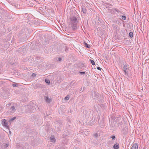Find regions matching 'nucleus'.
Returning a JSON list of instances; mask_svg holds the SVG:
<instances>
[{"mask_svg": "<svg viewBox=\"0 0 149 149\" xmlns=\"http://www.w3.org/2000/svg\"><path fill=\"white\" fill-rule=\"evenodd\" d=\"M70 21L72 24H77V19L75 17H73L71 18Z\"/></svg>", "mask_w": 149, "mask_h": 149, "instance_id": "5", "label": "nucleus"}, {"mask_svg": "<svg viewBox=\"0 0 149 149\" xmlns=\"http://www.w3.org/2000/svg\"><path fill=\"white\" fill-rule=\"evenodd\" d=\"M1 123L2 125L6 127H8V123H7L6 120V119H3L2 120Z\"/></svg>", "mask_w": 149, "mask_h": 149, "instance_id": "7", "label": "nucleus"}, {"mask_svg": "<svg viewBox=\"0 0 149 149\" xmlns=\"http://www.w3.org/2000/svg\"><path fill=\"white\" fill-rule=\"evenodd\" d=\"M116 123L115 125L117 126V127L119 129L122 128V125L123 124V123L121 119L117 118L116 120Z\"/></svg>", "mask_w": 149, "mask_h": 149, "instance_id": "1", "label": "nucleus"}, {"mask_svg": "<svg viewBox=\"0 0 149 149\" xmlns=\"http://www.w3.org/2000/svg\"><path fill=\"white\" fill-rule=\"evenodd\" d=\"M36 74L35 73H33L32 74V77H34L36 76Z\"/></svg>", "mask_w": 149, "mask_h": 149, "instance_id": "29", "label": "nucleus"}, {"mask_svg": "<svg viewBox=\"0 0 149 149\" xmlns=\"http://www.w3.org/2000/svg\"><path fill=\"white\" fill-rule=\"evenodd\" d=\"M15 110L16 109L15 107L14 106H12L10 107V109L7 111V112L8 114L11 115L15 112Z\"/></svg>", "mask_w": 149, "mask_h": 149, "instance_id": "4", "label": "nucleus"}, {"mask_svg": "<svg viewBox=\"0 0 149 149\" xmlns=\"http://www.w3.org/2000/svg\"><path fill=\"white\" fill-rule=\"evenodd\" d=\"M16 118L15 117H14L13 118H11L10 120L12 121L14 120Z\"/></svg>", "mask_w": 149, "mask_h": 149, "instance_id": "30", "label": "nucleus"}, {"mask_svg": "<svg viewBox=\"0 0 149 149\" xmlns=\"http://www.w3.org/2000/svg\"><path fill=\"white\" fill-rule=\"evenodd\" d=\"M113 22L117 24H120L121 23V22L120 21V20L118 19V18H117L116 19H115L114 20Z\"/></svg>", "mask_w": 149, "mask_h": 149, "instance_id": "12", "label": "nucleus"}, {"mask_svg": "<svg viewBox=\"0 0 149 149\" xmlns=\"http://www.w3.org/2000/svg\"><path fill=\"white\" fill-rule=\"evenodd\" d=\"M69 97H68V95L66 96V97H65V99L66 100H68L69 99Z\"/></svg>", "mask_w": 149, "mask_h": 149, "instance_id": "28", "label": "nucleus"}, {"mask_svg": "<svg viewBox=\"0 0 149 149\" xmlns=\"http://www.w3.org/2000/svg\"><path fill=\"white\" fill-rule=\"evenodd\" d=\"M111 138H112V140H115V138H116L115 136L114 135L112 136H111Z\"/></svg>", "mask_w": 149, "mask_h": 149, "instance_id": "22", "label": "nucleus"}, {"mask_svg": "<svg viewBox=\"0 0 149 149\" xmlns=\"http://www.w3.org/2000/svg\"><path fill=\"white\" fill-rule=\"evenodd\" d=\"M45 81L46 83H47L48 84H49L50 83V81L49 79H45Z\"/></svg>", "mask_w": 149, "mask_h": 149, "instance_id": "20", "label": "nucleus"}, {"mask_svg": "<svg viewBox=\"0 0 149 149\" xmlns=\"http://www.w3.org/2000/svg\"><path fill=\"white\" fill-rule=\"evenodd\" d=\"M146 1H148V0H146Z\"/></svg>", "mask_w": 149, "mask_h": 149, "instance_id": "34", "label": "nucleus"}, {"mask_svg": "<svg viewBox=\"0 0 149 149\" xmlns=\"http://www.w3.org/2000/svg\"><path fill=\"white\" fill-rule=\"evenodd\" d=\"M138 146L137 144L134 143L132 146L131 149H138Z\"/></svg>", "mask_w": 149, "mask_h": 149, "instance_id": "11", "label": "nucleus"}, {"mask_svg": "<svg viewBox=\"0 0 149 149\" xmlns=\"http://www.w3.org/2000/svg\"><path fill=\"white\" fill-rule=\"evenodd\" d=\"M29 109L30 112H34L35 109V107L31 104H29Z\"/></svg>", "mask_w": 149, "mask_h": 149, "instance_id": "8", "label": "nucleus"}, {"mask_svg": "<svg viewBox=\"0 0 149 149\" xmlns=\"http://www.w3.org/2000/svg\"><path fill=\"white\" fill-rule=\"evenodd\" d=\"M50 141L51 142H55L56 141L55 139L54 136L52 135L50 138Z\"/></svg>", "mask_w": 149, "mask_h": 149, "instance_id": "14", "label": "nucleus"}, {"mask_svg": "<svg viewBox=\"0 0 149 149\" xmlns=\"http://www.w3.org/2000/svg\"><path fill=\"white\" fill-rule=\"evenodd\" d=\"M62 58H58V61H61Z\"/></svg>", "mask_w": 149, "mask_h": 149, "instance_id": "31", "label": "nucleus"}, {"mask_svg": "<svg viewBox=\"0 0 149 149\" xmlns=\"http://www.w3.org/2000/svg\"><path fill=\"white\" fill-rule=\"evenodd\" d=\"M97 70H101V68L100 67H97Z\"/></svg>", "mask_w": 149, "mask_h": 149, "instance_id": "33", "label": "nucleus"}, {"mask_svg": "<svg viewBox=\"0 0 149 149\" xmlns=\"http://www.w3.org/2000/svg\"><path fill=\"white\" fill-rule=\"evenodd\" d=\"M82 11L83 13L86 14L87 12V10L85 7H83L82 8Z\"/></svg>", "mask_w": 149, "mask_h": 149, "instance_id": "17", "label": "nucleus"}, {"mask_svg": "<svg viewBox=\"0 0 149 149\" xmlns=\"http://www.w3.org/2000/svg\"><path fill=\"white\" fill-rule=\"evenodd\" d=\"M29 107V104L24 106L22 108V109H23L25 110L23 112L24 113L30 112Z\"/></svg>", "mask_w": 149, "mask_h": 149, "instance_id": "2", "label": "nucleus"}, {"mask_svg": "<svg viewBox=\"0 0 149 149\" xmlns=\"http://www.w3.org/2000/svg\"><path fill=\"white\" fill-rule=\"evenodd\" d=\"M99 126L101 128H103L104 127V120H102L100 121V123Z\"/></svg>", "mask_w": 149, "mask_h": 149, "instance_id": "9", "label": "nucleus"}, {"mask_svg": "<svg viewBox=\"0 0 149 149\" xmlns=\"http://www.w3.org/2000/svg\"><path fill=\"white\" fill-rule=\"evenodd\" d=\"M129 36L130 38H132L133 36V33L132 32H130L129 33Z\"/></svg>", "mask_w": 149, "mask_h": 149, "instance_id": "18", "label": "nucleus"}, {"mask_svg": "<svg viewBox=\"0 0 149 149\" xmlns=\"http://www.w3.org/2000/svg\"><path fill=\"white\" fill-rule=\"evenodd\" d=\"M44 99L46 102L47 103H50L52 101L51 98H49L48 96H45Z\"/></svg>", "mask_w": 149, "mask_h": 149, "instance_id": "6", "label": "nucleus"}, {"mask_svg": "<svg viewBox=\"0 0 149 149\" xmlns=\"http://www.w3.org/2000/svg\"><path fill=\"white\" fill-rule=\"evenodd\" d=\"M79 73H80V74H85V72H79Z\"/></svg>", "mask_w": 149, "mask_h": 149, "instance_id": "25", "label": "nucleus"}, {"mask_svg": "<svg viewBox=\"0 0 149 149\" xmlns=\"http://www.w3.org/2000/svg\"><path fill=\"white\" fill-rule=\"evenodd\" d=\"M122 18L123 19L125 20L126 18V17L125 16H122Z\"/></svg>", "mask_w": 149, "mask_h": 149, "instance_id": "26", "label": "nucleus"}, {"mask_svg": "<svg viewBox=\"0 0 149 149\" xmlns=\"http://www.w3.org/2000/svg\"><path fill=\"white\" fill-rule=\"evenodd\" d=\"M77 24H73L72 26V29H73L74 30H75L77 29Z\"/></svg>", "mask_w": 149, "mask_h": 149, "instance_id": "16", "label": "nucleus"}, {"mask_svg": "<svg viewBox=\"0 0 149 149\" xmlns=\"http://www.w3.org/2000/svg\"><path fill=\"white\" fill-rule=\"evenodd\" d=\"M9 145V143H6L4 145V146L6 148H7L8 147Z\"/></svg>", "mask_w": 149, "mask_h": 149, "instance_id": "27", "label": "nucleus"}, {"mask_svg": "<svg viewBox=\"0 0 149 149\" xmlns=\"http://www.w3.org/2000/svg\"><path fill=\"white\" fill-rule=\"evenodd\" d=\"M119 146L118 143H116L114 145L113 148L114 149H118L119 148Z\"/></svg>", "mask_w": 149, "mask_h": 149, "instance_id": "15", "label": "nucleus"}, {"mask_svg": "<svg viewBox=\"0 0 149 149\" xmlns=\"http://www.w3.org/2000/svg\"><path fill=\"white\" fill-rule=\"evenodd\" d=\"M114 10L116 11L118 13V14H119V15H117V16L118 17H119V15L120 16H121V15L123 14V13L120 10L118 9H117V8H115Z\"/></svg>", "mask_w": 149, "mask_h": 149, "instance_id": "10", "label": "nucleus"}, {"mask_svg": "<svg viewBox=\"0 0 149 149\" xmlns=\"http://www.w3.org/2000/svg\"><path fill=\"white\" fill-rule=\"evenodd\" d=\"M94 136H95L96 137H97L98 136V134L97 133L95 134Z\"/></svg>", "mask_w": 149, "mask_h": 149, "instance_id": "32", "label": "nucleus"}, {"mask_svg": "<svg viewBox=\"0 0 149 149\" xmlns=\"http://www.w3.org/2000/svg\"><path fill=\"white\" fill-rule=\"evenodd\" d=\"M94 98L97 99L99 97V93H96V92H94Z\"/></svg>", "mask_w": 149, "mask_h": 149, "instance_id": "13", "label": "nucleus"}, {"mask_svg": "<svg viewBox=\"0 0 149 149\" xmlns=\"http://www.w3.org/2000/svg\"><path fill=\"white\" fill-rule=\"evenodd\" d=\"M115 8H113L112 10H111V13H116V11H115L114 10V9H115Z\"/></svg>", "mask_w": 149, "mask_h": 149, "instance_id": "23", "label": "nucleus"}, {"mask_svg": "<svg viewBox=\"0 0 149 149\" xmlns=\"http://www.w3.org/2000/svg\"><path fill=\"white\" fill-rule=\"evenodd\" d=\"M84 45L85 46V47L87 48H89L90 47V45H89L86 42H84Z\"/></svg>", "mask_w": 149, "mask_h": 149, "instance_id": "21", "label": "nucleus"}, {"mask_svg": "<svg viewBox=\"0 0 149 149\" xmlns=\"http://www.w3.org/2000/svg\"><path fill=\"white\" fill-rule=\"evenodd\" d=\"M90 61L92 65H94L95 64V63L94 61L92 60L91 59Z\"/></svg>", "mask_w": 149, "mask_h": 149, "instance_id": "19", "label": "nucleus"}, {"mask_svg": "<svg viewBox=\"0 0 149 149\" xmlns=\"http://www.w3.org/2000/svg\"><path fill=\"white\" fill-rule=\"evenodd\" d=\"M129 65L127 64H125L124 65L123 70L125 73V74L127 76L128 75V71L127 69L129 68L128 67Z\"/></svg>", "mask_w": 149, "mask_h": 149, "instance_id": "3", "label": "nucleus"}, {"mask_svg": "<svg viewBox=\"0 0 149 149\" xmlns=\"http://www.w3.org/2000/svg\"><path fill=\"white\" fill-rule=\"evenodd\" d=\"M12 85L14 87H17L18 86V85L17 84H16L15 83L13 84Z\"/></svg>", "mask_w": 149, "mask_h": 149, "instance_id": "24", "label": "nucleus"}]
</instances>
